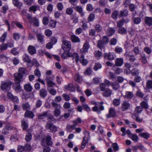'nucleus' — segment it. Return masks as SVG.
<instances>
[{
    "label": "nucleus",
    "instance_id": "1",
    "mask_svg": "<svg viewBox=\"0 0 152 152\" xmlns=\"http://www.w3.org/2000/svg\"><path fill=\"white\" fill-rule=\"evenodd\" d=\"M12 83L11 81H6L1 82V89L4 92H8L10 89Z\"/></svg>",
    "mask_w": 152,
    "mask_h": 152
},
{
    "label": "nucleus",
    "instance_id": "2",
    "mask_svg": "<svg viewBox=\"0 0 152 152\" xmlns=\"http://www.w3.org/2000/svg\"><path fill=\"white\" fill-rule=\"evenodd\" d=\"M84 134L85 136L83 138V140L81 145V148H84L86 145L88 143L90 135L89 132L87 131L84 132Z\"/></svg>",
    "mask_w": 152,
    "mask_h": 152
},
{
    "label": "nucleus",
    "instance_id": "3",
    "mask_svg": "<svg viewBox=\"0 0 152 152\" xmlns=\"http://www.w3.org/2000/svg\"><path fill=\"white\" fill-rule=\"evenodd\" d=\"M62 43V48L64 50H65L66 49H67V50H69L71 49V46L70 42L64 40L63 41Z\"/></svg>",
    "mask_w": 152,
    "mask_h": 152
},
{
    "label": "nucleus",
    "instance_id": "4",
    "mask_svg": "<svg viewBox=\"0 0 152 152\" xmlns=\"http://www.w3.org/2000/svg\"><path fill=\"white\" fill-rule=\"evenodd\" d=\"M104 57L109 60H113L115 57V55L113 53H106L104 54Z\"/></svg>",
    "mask_w": 152,
    "mask_h": 152
},
{
    "label": "nucleus",
    "instance_id": "5",
    "mask_svg": "<svg viewBox=\"0 0 152 152\" xmlns=\"http://www.w3.org/2000/svg\"><path fill=\"white\" fill-rule=\"evenodd\" d=\"M46 128L47 129H50L51 132H56L57 131V127L53 124H47Z\"/></svg>",
    "mask_w": 152,
    "mask_h": 152
},
{
    "label": "nucleus",
    "instance_id": "6",
    "mask_svg": "<svg viewBox=\"0 0 152 152\" xmlns=\"http://www.w3.org/2000/svg\"><path fill=\"white\" fill-rule=\"evenodd\" d=\"M130 104L128 101H124L121 104V109L122 111L127 110L130 107Z\"/></svg>",
    "mask_w": 152,
    "mask_h": 152
},
{
    "label": "nucleus",
    "instance_id": "7",
    "mask_svg": "<svg viewBox=\"0 0 152 152\" xmlns=\"http://www.w3.org/2000/svg\"><path fill=\"white\" fill-rule=\"evenodd\" d=\"M90 46L89 42L86 41L83 45L82 49L80 50V51L81 53H86L88 52V49L90 48Z\"/></svg>",
    "mask_w": 152,
    "mask_h": 152
},
{
    "label": "nucleus",
    "instance_id": "8",
    "mask_svg": "<svg viewBox=\"0 0 152 152\" xmlns=\"http://www.w3.org/2000/svg\"><path fill=\"white\" fill-rule=\"evenodd\" d=\"M28 53L31 55H34L36 53V50L35 48L31 45H29L28 48Z\"/></svg>",
    "mask_w": 152,
    "mask_h": 152
},
{
    "label": "nucleus",
    "instance_id": "9",
    "mask_svg": "<svg viewBox=\"0 0 152 152\" xmlns=\"http://www.w3.org/2000/svg\"><path fill=\"white\" fill-rule=\"evenodd\" d=\"M51 78L50 77H46L45 78L48 86L49 87H53L55 85V83L51 80L50 79Z\"/></svg>",
    "mask_w": 152,
    "mask_h": 152
},
{
    "label": "nucleus",
    "instance_id": "10",
    "mask_svg": "<svg viewBox=\"0 0 152 152\" xmlns=\"http://www.w3.org/2000/svg\"><path fill=\"white\" fill-rule=\"evenodd\" d=\"M13 88L17 92H20L21 88L20 82H15L13 86Z\"/></svg>",
    "mask_w": 152,
    "mask_h": 152
},
{
    "label": "nucleus",
    "instance_id": "11",
    "mask_svg": "<svg viewBox=\"0 0 152 152\" xmlns=\"http://www.w3.org/2000/svg\"><path fill=\"white\" fill-rule=\"evenodd\" d=\"M115 65L117 66H120L124 63V60L123 58H117L115 60Z\"/></svg>",
    "mask_w": 152,
    "mask_h": 152
},
{
    "label": "nucleus",
    "instance_id": "12",
    "mask_svg": "<svg viewBox=\"0 0 152 152\" xmlns=\"http://www.w3.org/2000/svg\"><path fill=\"white\" fill-rule=\"evenodd\" d=\"M129 19H125L122 18L118 21L117 23V26L119 27H121L123 25L125 22L127 23L129 21Z\"/></svg>",
    "mask_w": 152,
    "mask_h": 152
},
{
    "label": "nucleus",
    "instance_id": "13",
    "mask_svg": "<svg viewBox=\"0 0 152 152\" xmlns=\"http://www.w3.org/2000/svg\"><path fill=\"white\" fill-rule=\"evenodd\" d=\"M27 120L25 119H23L21 120V126L23 130L27 129L28 127V124L27 123Z\"/></svg>",
    "mask_w": 152,
    "mask_h": 152
},
{
    "label": "nucleus",
    "instance_id": "14",
    "mask_svg": "<svg viewBox=\"0 0 152 152\" xmlns=\"http://www.w3.org/2000/svg\"><path fill=\"white\" fill-rule=\"evenodd\" d=\"M128 10H123L121 11L120 13L118 14L119 18L121 17H125L128 15Z\"/></svg>",
    "mask_w": 152,
    "mask_h": 152
},
{
    "label": "nucleus",
    "instance_id": "15",
    "mask_svg": "<svg viewBox=\"0 0 152 152\" xmlns=\"http://www.w3.org/2000/svg\"><path fill=\"white\" fill-rule=\"evenodd\" d=\"M103 102H96L94 101H92L91 102V104H94L95 106H98L99 107L100 110H103L104 109V107L103 105Z\"/></svg>",
    "mask_w": 152,
    "mask_h": 152
},
{
    "label": "nucleus",
    "instance_id": "16",
    "mask_svg": "<svg viewBox=\"0 0 152 152\" xmlns=\"http://www.w3.org/2000/svg\"><path fill=\"white\" fill-rule=\"evenodd\" d=\"M145 21L147 26H151L152 25V17H145Z\"/></svg>",
    "mask_w": 152,
    "mask_h": 152
},
{
    "label": "nucleus",
    "instance_id": "17",
    "mask_svg": "<svg viewBox=\"0 0 152 152\" xmlns=\"http://www.w3.org/2000/svg\"><path fill=\"white\" fill-rule=\"evenodd\" d=\"M115 30L113 28L109 27L107 31V34L109 36H112L115 32Z\"/></svg>",
    "mask_w": 152,
    "mask_h": 152
},
{
    "label": "nucleus",
    "instance_id": "18",
    "mask_svg": "<svg viewBox=\"0 0 152 152\" xmlns=\"http://www.w3.org/2000/svg\"><path fill=\"white\" fill-rule=\"evenodd\" d=\"M115 109L113 108H111L109 110V113L107 115V117L109 118L115 116Z\"/></svg>",
    "mask_w": 152,
    "mask_h": 152
},
{
    "label": "nucleus",
    "instance_id": "19",
    "mask_svg": "<svg viewBox=\"0 0 152 152\" xmlns=\"http://www.w3.org/2000/svg\"><path fill=\"white\" fill-rule=\"evenodd\" d=\"M47 94V92L45 89L42 88L39 91V96L42 98H44L46 96Z\"/></svg>",
    "mask_w": 152,
    "mask_h": 152
},
{
    "label": "nucleus",
    "instance_id": "20",
    "mask_svg": "<svg viewBox=\"0 0 152 152\" xmlns=\"http://www.w3.org/2000/svg\"><path fill=\"white\" fill-rule=\"evenodd\" d=\"M112 93V91L109 88H106L103 93L104 96L105 97H109L110 96Z\"/></svg>",
    "mask_w": 152,
    "mask_h": 152
},
{
    "label": "nucleus",
    "instance_id": "21",
    "mask_svg": "<svg viewBox=\"0 0 152 152\" xmlns=\"http://www.w3.org/2000/svg\"><path fill=\"white\" fill-rule=\"evenodd\" d=\"M34 115L32 112L27 110L26 111L25 114L24 116L25 117L30 118H33Z\"/></svg>",
    "mask_w": 152,
    "mask_h": 152
},
{
    "label": "nucleus",
    "instance_id": "22",
    "mask_svg": "<svg viewBox=\"0 0 152 152\" xmlns=\"http://www.w3.org/2000/svg\"><path fill=\"white\" fill-rule=\"evenodd\" d=\"M64 88L66 90L71 91H75V88L73 87V84L72 83H70L65 86Z\"/></svg>",
    "mask_w": 152,
    "mask_h": 152
},
{
    "label": "nucleus",
    "instance_id": "23",
    "mask_svg": "<svg viewBox=\"0 0 152 152\" xmlns=\"http://www.w3.org/2000/svg\"><path fill=\"white\" fill-rule=\"evenodd\" d=\"M113 69L115 73L117 75H120L123 72V69L115 66L113 67Z\"/></svg>",
    "mask_w": 152,
    "mask_h": 152
},
{
    "label": "nucleus",
    "instance_id": "24",
    "mask_svg": "<svg viewBox=\"0 0 152 152\" xmlns=\"http://www.w3.org/2000/svg\"><path fill=\"white\" fill-rule=\"evenodd\" d=\"M71 53L69 52L65 51L61 55V57L64 59H66L68 57H71Z\"/></svg>",
    "mask_w": 152,
    "mask_h": 152
},
{
    "label": "nucleus",
    "instance_id": "25",
    "mask_svg": "<svg viewBox=\"0 0 152 152\" xmlns=\"http://www.w3.org/2000/svg\"><path fill=\"white\" fill-rule=\"evenodd\" d=\"M75 9L80 14V16L81 17H83L84 16V13L83 12V8L81 6H77L75 7Z\"/></svg>",
    "mask_w": 152,
    "mask_h": 152
},
{
    "label": "nucleus",
    "instance_id": "26",
    "mask_svg": "<svg viewBox=\"0 0 152 152\" xmlns=\"http://www.w3.org/2000/svg\"><path fill=\"white\" fill-rule=\"evenodd\" d=\"M47 111L45 112L42 113V114L37 115V118L38 119L42 120L45 119L48 116Z\"/></svg>",
    "mask_w": 152,
    "mask_h": 152
},
{
    "label": "nucleus",
    "instance_id": "27",
    "mask_svg": "<svg viewBox=\"0 0 152 152\" xmlns=\"http://www.w3.org/2000/svg\"><path fill=\"white\" fill-rule=\"evenodd\" d=\"M15 82H20V80L23 78V75L19 73H15L14 75Z\"/></svg>",
    "mask_w": 152,
    "mask_h": 152
},
{
    "label": "nucleus",
    "instance_id": "28",
    "mask_svg": "<svg viewBox=\"0 0 152 152\" xmlns=\"http://www.w3.org/2000/svg\"><path fill=\"white\" fill-rule=\"evenodd\" d=\"M134 94L132 92L127 91L125 93L124 97L127 99H131L133 97Z\"/></svg>",
    "mask_w": 152,
    "mask_h": 152
},
{
    "label": "nucleus",
    "instance_id": "29",
    "mask_svg": "<svg viewBox=\"0 0 152 152\" xmlns=\"http://www.w3.org/2000/svg\"><path fill=\"white\" fill-rule=\"evenodd\" d=\"M24 89L27 91L30 92L31 91L32 87L30 84H26L24 85Z\"/></svg>",
    "mask_w": 152,
    "mask_h": 152
},
{
    "label": "nucleus",
    "instance_id": "30",
    "mask_svg": "<svg viewBox=\"0 0 152 152\" xmlns=\"http://www.w3.org/2000/svg\"><path fill=\"white\" fill-rule=\"evenodd\" d=\"M30 21H32L33 23L34 26L38 27L39 26V21L38 19L35 17H33L31 18V20H30Z\"/></svg>",
    "mask_w": 152,
    "mask_h": 152
},
{
    "label": "nucleus",
    "instance_id": "31",
    "mask_svg": "<svg viewBox=\"0 0 152 152\" xmlns=\"http://www.w3.org/2000/svg\"><path fill=\"white\" fill-rule=\"evenodd\" d=\"M71 57H72L73 59H75L76 63H77L79 60V58L78 55L76 53H71Z\"/></svg>",
    "mask_w": 152,
    "mask_h": 152
},
{
    "label": "nucleus",
    "instance_id": "32",
    "mask_svg": "<svg viewBox=\"0 0 152 152\" xmlns=\"http://www.w3.org/2000/svg\"><path fill=\"white\" fill-rule=\"evenodd\" d=\"M51 104L52 106L55 108L54 110H60L61 107V106L60 104H58L57 103L55 102L54 101H52L51 102Z\"/></svg>",
    "mask_w": 152,
    "mask_h": 152
},
{
    "label": "nucleus",
    "instance_id": "33",
    "mask_svg": "<svg viewBox=\"0 0 152 152\" xmlns=\"http://www.w3.org/2000/svg\"><path fill=\"white\" fill-rule=\"evenodd\" d=\"M46 143L48 145H51L53 144L51 137L49 135H48L46 137Z\"/></svg>",
    "mask_w": 152,
    "mask_h": 152
},
{
    "label": "nucleus",
    "instance_id": "34",
    "mask_svg": "<svg viewBox=\"0 0 152 152\" xmlns=\"http://www.w3.org/2000/svg\"><path fill=\"white\" fill-rule=\"evenodd\" d=\"M72 41L74 42H78L80 41V39L75 35H72L71 37Z\"/></svg>",
    "mask_w": 152,
    "mask_h": 152
},
{
    "label": "nucleus",
    "instance_id": "35",
    "mask_svg": "<svg viewBox=\"0 0 152 152\" xmlns=\"http://www.w3.org/2000/svg\"><path fill=\"white\" fill-rule=\"evenodd\" d=\"M79 61L83 65H86L88 63L87 61L84 59V56L83 55H81Z\"/></svg>",
    "mask_w": 152,
    "mask_h": 152
},
{
    "label": "nucleus",
    "instance_id": "36",
    "mask_svg": "<svg viewBox=\"0 0 152 152\" xmlns=\"http://www.w3.org/2000/svg\"><path fill=\"white\" fill-rule=\"evenodd\" d=\"M124 55L127 57H128L129 58V60L132 63V64L133 62H135V60H136V58L134 56H128L126 53L124 54Z\"/></svg>",
    "mask_w": 152,
    "mask_h": 152
},
{
    "label": "nucleus",
    "instance_id": "37",
    "mask_svg": "<svg viewBox=\"0 0 152 152\" xmlns=\"http://www.w3.org/2000/svg\"><path fill=\"white\" fill-rule=\"evenodd\" d=\"M38 41L40 42H42L44 40V35L40 33H38L37 34Z\"/></svg>",
    "mask_w": 152,
    "mask_h": 152
},
{
    "label": "nucleus",
    "instance_id": "38",
    "mask_svg": "<svg viewBox=\"0 0 152 152\" xmlns=\"http://www.w3.org/2000/svg\"><path fill=\"white\" fill-rule=\"evenodd\" d=\"M118 32L121 35H124L126 34L127 30L124 27H121L119 28Z\"/></svg>",
    "mask_w": 152,
    "mask_h": 152
},
{
    "label": "nucleus",
    "instance_id": "39",
    "mask_svg": "<svg viewBox=\"0 0 152 152\" xmlns=\"http://www.w3.org/2000/svg\"><path fill=\"white\" fill-rule=\"evenodd\" d=\"M12 3L15 6L18 7H21L22 5V3L18 0H12Z\"/></svg>",
    "mask_w": 152,
    "mask_h": 152
},
{
    "label": "nucleus",
    "instance_id": "40",
    "mask_svg": "<svg viewBox=\"0 0 152 152\" xmlns=\"http://www.w3.org/2000/svg\"><path fill=\"white\" fill-rule=\"evenodd\" d=\"M111 86H112L113 89L116 90H118L120 87L119 83L118 82H112Z\"/></svg>",
    "mask_w": 152,
    "mask_h": 152
},
{
    "label": "nucleus",
    "instance_id": "41",
    "mask_svg": "<svg viewBox=\"0 0 152 152\" xmlns=\"http://www.w3.org/2000/svg\"><path fill=\"white\" fill-rule=\"evenodd\" d=\"M104 45H105L101 40H99L97 42V47L101 50L104 48Z\"/></svg>",
    "mask_w": 152,
    "mask_h": 152
},
{
    "label": "nucleus",
    "instance_id": "42",
    "mask_svg": "<svg viewBox=\"0 0 152 152\" xmlns=\"http://www.w3.org/2000/svg\"><path fill=\"white\" fill-rule=\"evenodd\" d=\"M22 14L23 15L26 16L27 18L30 19V20H31V18H31V15L28 14L26 12V11L24 10H23L22 12Z\"/></svg>",
    "mask_w": 152,
    "mask_h": 152
},
{
    "label": "nucleus",
    "instance_id": "43",
    "mask_svg": "<svg viewBox=\"0 0 152 152\" xmlns=\"http://www.w3.org/2000/svg\"><path fill=\"white\" fill-rule=\"evenodd\" d=\"M7 58L6 56L4 54L0 55V61L3 62H5L7 61Z\"/></svg>",
    "mask_w": 152,
    "mask_h": 152
},
{
    "label": "nucleus",
    "instance_id": "44",
    "mask_svg": "<svg viewBox=\"0 0 152 152\" xmlns=\"http://www.w3.org/2000/svg\"><path fill=\"white\" fill-rule=\"evenodd\" d=\"M131 73L133 75H136L139 73V70L137 68H133L131 71Z\"/></svg>",
    "mask_w": 152,
    "mask_h": 152
},
{
    "label": "nucleus",
    "instance_id": "45",
    "mask_svg": "<svg viewBox=\"0 0 152 152\" xmlns=\"http://www.w3.org/2000/svg\"><path fill=\"white\" fill-rule=\"evenodd\" d=\"M7 33L6 32L4 33L2 36L0 37V42L3 43L6 40Z\"/></svg>",
    "mask_w": 152,
    "mask_h": 152
},
{
    "label": "nucleus",
    "instance_id": "46",
    "mask_svg": "<svg viewBox=\"0 0 152 152\" xmlns=\"http://www.w3.org/2000/svg\"><path fill=\"white\" fill-rule=\"evenodd\" d=\"M118 14V12L117 11L114 10L112 13V17L113 19L116 20L117 19V16Z\"/></svg>",
    "mask_w": 152,
    "mask_h": 152
},
{
    "label": "nucleus",
    "instance_id": "47",
    "mask_svg": "<svg viewBox=\"0 0 152 152\" xmlns=\"http://www.w3.org/2000/svg\"><path fill=\"white\" fill-rule=\"evenodd\" d=\"M129 137L133 141L135 142H137L138 140V137L136 134H132L131 136H129Z\"/></svg>",
    "mask_w": 152,
    "mask_h": 152
},
{
    "label": "nucleus",
    "instance_id": "48",
    "mask_svg": "<svg viewBox=\"0 0 152 152\" xmlns=\"http://www.w3.org/2000/svg\"><path fill=\"white\" fill-rule=\"evenodd\" d=\"M132 117L134 119H135V121L137 122L140 123L142 121L143 119H142L140 118L135 115H132Z\"/></svg>",
    "mask_w": 152,
    "mask_h": 152
},
{
    "label": "nucleus",
    "instance_id": "49",
    "mask_svg": "<svg viewBox=\"0 0 152 152\" xmlns=\"http://www.w3.org/2000/svg\"><path fill=\"white\" fill-rule=\"evenodd\" d=\"M115 51L116 53L120 54L122 52L123 50L122 48L117 46L115 47Z\"/></svg>",
    "mask_w": 152,
    "mask_h": 152
},
{
    "label": "nucleus",
    "instance_id": "50",
    "mask_svg": "<svg viewBox=\"0 0 152 152\" xmlns=\"http://www.w3.org/2000/svg\"><path fill=\"white\" fill-rule=\"evenodd\" d=\"M56 22L54 20H51L49 24V26L51 28H55L56 25Z\"/></svg>",
    "mask_w": 152,
    "mask_h": 152
},
{
    "label": "nucleus",
    "instance_id": "51",
    "mask_svg": "<svg viewBox=\"0 0 152 152\" xmlns=\"http://www.w3.org/2000/svg\"><path fill=\"white\" fill-rule=\"evenodd\" d=\"M25 151L28 152L30 151L31 149V147L29 144H26L24 146H23Z\"/></svg>",
    "mask_w": 152,
    "mask_h": 152
},
{
    "label": "nucleus",
    "instance_id": "52",
    "mask_svg": "<svg viewBox=\"0 0 152 152\" xmlns=\"http://www.w3.org/2000/svg\"><path fill=\"white\" fill-rule=\"evenodd\" d=\"M111 147L113 148L115 151H118L119 149V147L117 143L115 142L111 145Z\"/></svg>",
    "mask_w": 152,
    "mask_h": 152
},
{
    "label": "nucleus",
    "instance_id": "53",
    "mask_svg": "<svg viewBox=\"0 0 152 152\" xmlns=\"http://www.w3.org/2000/svg\"><path fill=\"white\" fill-rule=\"evenodd\" d=\"M133 23L135 24H139L141 21V19L140 18H134L133 17Z\"/></svg>",
    "mask_w": 152,
    "mask_h": 152
},
{
    "label": "nucleus",
    "instance_id": "54",
    "mask_svg": "<svg viewBox=\"0 0 152 152\" xmlns=\"http://www.w3.org/2000/svg\"><path fill=\"white\" fill-rule=\"evenodd\" d=\"M146 87L148 89H152V80H148L146 82Z\"/></svg>",
    "mask_w": 152,
    "mask_h": 152
},
{
    "label": "nucleus",
    "instance_id": "55",
    "mask_svg": "<svg viewBox=\"0 0 152 152\" xmlns=\"http://www.w3.org/2000/svg\"><path fill=\"white\" fill-rule=\"evenodd\" d=\"M94 54L96 57L99 58L102 56V53L101 51L97 50L94 51Z\"/></svg>",
    "mask_w": 152,
    "mask_h": 152
},
{
    "label": "nucleus",
    "instance_id": "56",
    "mask_svg": "<svg viewBox=\"0 0 152 152\" xmlns=\"http://www.w3.org/2000/svg\"><path fill=\"white\" fill-rule=\"evenodd\" d=\"M73 12V10L72 8L71 7H69L66 9V13L68 15H71L72 14Z\"/></svg>",
    "mask_w": 152,
    "mask_h": 152
},
{
    "label": "nucleus",
    "instance_id": "57",
    "mask_svg": "<svg viewBox=\"0 0 152 152\" xmlns=\"http://www.w3.org/2000/svg\"><path fill=\"white\" fill-rule=\"evenodd\" d=\"M82 105L84 110L88 112L90 111V109L88 105L85 103H83Z\"/></svg>",
    "mask_w": 152,
    "mask_h": 152
},
{
    "label": "nucleus",
    "instance_id": "58",
    "mask_svg": "<svg viewBox=\"0 0 152 152\" xmlns=\"http://www.w3.org/2000/svg\"><path fill=\"white\" fill-rule=\"evenodd\" d=\"M6 44L7 45V47L12 48L14 46V41L12 40H10Z\"/></svg>",
    "mask_w": 152,
    "mask_h": 152
},
{
    "label": "nucleus",
    "instance_id": "59",
    "mask_svg": "<svg viewBox=\"0 0 152 152\" xmlns=\"http://www.w3.org/2000/svg\"><path fill=\"white\" fill-rule=\"evenodd\" d=\"M54 115L57 117L61 115V110H54L53 111Z\"/></svg>",
    "mask_w": 152,
    "mask_h": 152
},
{
    "label": "nucleus",
    "instance_id": "60",
    "mask_svg": "<svg viewBox=\"0 0 152 152\" xmlns=\"http://www.w3.org/2000/svg\"><path fill=\"white\" fill-rule=\"evenodd\" d=\"M102 68V65L99 63H96L94 67V69L95 71H97Z\"/></svg>",
    "mask_w": 152,
    "mask_h": 152
},
{
    "label": "nucleus",
    "instance_id": "61",
    "mask_svg": "<svg viewBox=\"0 0 152 152\" xmlns=\"http://www.w3.org/2000/svg\"><path fill=\"white\" fill-rule=\"evenodd\" d=\"M113 104L115 106H117L119 105L120 103V100L119 99H115L113 102Z\"/></svg>",
    "mask_w": 152,
    "mask_h": 152
},
{
    "label": "nucleus",
    "instance_id": "62",
    "mask_svg": "<svg viewBox=\"0 0 152 152\" xmlns=\"http://www.w3.org/2000/svg\"><path fill=\"white\" fill-rule=\"evenodd\" d=\"M142 108L148 109V105L147 103L145 101H142L140 104Z\"/></svg>",
    "mask_w": 152,
    "mask_h": 152
},
{
    "label": "nucleus",
    "instance_id": "63",
    "mask_svg": "<svg viewBox=\"0 0 152 152\" xmlns=\"http://www.w3.org/2000/svg\"><path fill=\"white\" fill-rule=\"evenodd\" d=\"M149 134L147 133H142L140 134V135L146 139H148L149 137Z\"/></svg>",
    "mask_w": 152,
    "mask_h": 152
},
{
    "label": "nucleus",
    "instance_id": "64",
    "mask_svg": "<svg viewBox=\"0 0 152 152\" xmlns=\"http://www.w3.org/2000/svg\"><path fill=\"white\" fill-rule=\"evenodd\" d=\"M7 46L6 44L2 43L0 45V50L1 51L5 50L7 49Z\"/></svg>",
    "mask_w": 152,
    "mask_h": 152
}]
</instances>
